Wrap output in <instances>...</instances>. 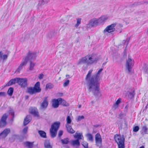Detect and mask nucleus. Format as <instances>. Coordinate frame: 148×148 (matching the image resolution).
Wrapping results in <instances>:
<instances>
[{
	"label": "nucleus",
	"mask_w": 148,
	"mask_h": 148,
	"mask_svg": "<svg viewBox=\"0 0 148 148\" xmlns=\"http://www.w3.org/2000/svg\"><path fill=\"white\" fill-rule=\"evenodd\" d=\"M103 69H100L96 74L90 77L92 70H90L86 77V80L89 92H92L94 95L96 97H99L101 96L99 91L100 80V73L103 71Z\"/></svg>",
	"instance_id": "1"
},
{
	"label": "nucleus",
	"mask_w": 148,
	"mask_h": 148,
	"mask_svg": "<svg viewBox=\"0 0 148 148\" xmlns=\"http://www.w3.org/2000/svg\"><path fill=\"white\" fill-rule=\"evenodd\" d=\"M99 59L93 55H90L82 58L77 63V64L82 63H86L88 65L91 64L96 62Z\"/></svg>",
	"instance_id": "2"
},
{
	"label": "nucleus",
	"mask_w": 148,
	"mask_h": 148,
	"mask_svg": "<svg viewBox=\"0 0 148 148\" xmlns=\"http://www.w3.org/2000/svg\"><path fill=\"white\" fill-rule=\"evenodd\" d=\"M41 90L40 88V82H37L33 87H29L27 88V92L30 95H32L40 92Z\"/></svg>",
	"instance_id": "3"
},
{
	"label": "nucleus",
	"mask_w": 148,
	"mask_h": 148,
	"mask_svg": "<svg viewBox=\"0 0 148 148\" xmlns=\"http://www.w3.org/2000/svg\"><path fill=\"white\" fill-rule=\"evenodd\" d=\"M114 139L117 143L119 148H124L125 138L123 135L116 134L114 136Z\"/></svg>",
	"instance_id": "4"
},
{
	"label": "nucleus",
	"mask_w": 148,
	"mask_h": 148,
	"mask_svg": "<svg viewBox=\"0 0 148 148\" xmlns=\"http://www.w3.org/2000/svg\"><path fill=\"white\" fill-rule=\"evenodd\" d=\"M134 64V60L131 58L130 56H129L128 59L126 60L125 65L126 69L127 71V73H129L131 72Z\"/></svg>",
	"instance_id": "5"
},
{
	"label": "nucleus",
	"mask_w": 148,
	"mask_h": 148,
	"mask_svg": "<svg viewBox=\"0 0 148 148\" xmlns=\"http://www.w3.org/2000/svg\"><path fill=\"white\" fill-rule=\"evenodd\" d=\"M36 57V53H35L32 52L30 51H29L27 53V56L25 58H23V60H24L27 63L28 61L30 62L34 60Z\"/></svg>",
	"instance_id": "6"
},
{
	"label": "nucleus",
	"mask_w": 148,
	"mask_h": 148,
	"mask_svg": "<svg viewBox=\"0 0 148 148\" xmlns=\"http://www.w3.org/2000/svg\"><path fill=\"white\" fill-rule=\"evenodd\" d=\"M17 83L21 87L25 88L27 85V79L26 78H17Z\"/></svg>",
	"instance_id": "7"
},
{
	"label": "nucleus",
	"mask_w": 148,
	"mask_h": 148,
	"mask_svg": "<svg viewBox=\"0 0 148 148\" xmlns=\"http://www.w3.org/2000/svg\"><path fill=\"white\" fill-rule=\"evenodd\" d=\"M8 113H5L3 114L0 120V127H5L6 124V119L8 116Z\"/></svg>",
	"instance_id": "8"
},
{
	"label": "nucleus",
	"mask_w": 148,
	"mask_h": 148,
	"mask_svg": "<svg viewBox=\"0 0 148 148\" xmlns=\"http://www.w3.org/2000/svg\"><path fill=\"white\" fill-rule=\"evenodd\" d=\"M116 25V23H115L108 26L104 30V32H107L110 33L114 32L115 30L114 27Z\"/></svg>",
	"instance_id": "9"
},
{
	"label": "nucleus",
	"mask_w": 148,
	"mask_h": 148,
	"mask_svg": "<svg viewBox=\"0 0 148 148\" xmlns=\"http://www.w3.org/2000/svg\"><path fill=\"white\" fill-rule=\"evenodd\" d=\"M95 145L98 147H100L102 144V139L100 134L97 133L95 135Z\"/></svg>",
	"instance_id": "10"
},
{
	"label": "nucleus",
	"mask_w": 148,
	"mask_h": 148,
	"mask_svg": "<svg viewBox=\"0 0 148 148\" xmlns=\"http://www.w3.org/2000/svg\"><path fill=\"white\" fill-rule=\"evenodd\" d=\"M10 130L9 128H6L0 133V139H4L10 133Z\"/></svg>",
	"instance_id": "11"
},
{
	"label": "nucleus",
	"mask_w": 148,
	"mask_h": 148,
	"mask_svg": "<svg viewBox=\"0 0 148 148\" xmlns=\"http://www.w3.org/2000/svg\"><path fill=\"white\" fill-rule=\"evenodd\" d=\"M62 100L61 98H58V99H54L52 100V107L56 108H58L60 104V102Z\"/></svg>",
	"instance_id": "12"
},
{
	"label": "nucleus",
	"mask_w": 148,
	"mask_h": 148,
	"mask_svg": "<svg viewBox=\"0 0 148 148\" xmlns=\"http://www.w3.org/2000/svg\"><path fill=\"white\" fill-rule=\"evenodd\" d=\"M99 23L97 19L93 18L90 21L88 25L92 27H94L97 26Z\"/></svg>",
	"instance_id": "13"
},
{
	"label": "nucleus",
	"mask_w": 148,
	"mask_h": 148,
	"mask_svg": "<svg viewBox=\"0 0 148 148\" xmlns=\"http://www.w3.org/2000/svg\"><path fill=\"white\" fill-rule=\"evenodd\" d=\"M60 125V123L59 122L56 121L55 122L51 125L50 129L57 131Z\"/></svg>",
	"instance_id": "14"
},
{
	"label": "nucleus",
	"mask_w": 148,
	"mask_h": 148,
	"mask_svg": "<svg viewBox=\"0 0 148 148\" xmlns=\"http://www.w3.org/2000/svg\"><path fill=\"white\" fill-rule=\"evenodd\" d=\"M23 61L21 63L17 70L15 71L16 73H19L20 71L22 69L23 67L25 66L27 63L25 61L23 60Z\"/></svg>",
	"instance_id": "15"
},
{
	"label": "nucleus",
	"mask_w": 148,
	"mask_h": 148,
	"mask_svg": "<svg viewBox=\"0 0 148 148\" xmlns=\"http://www.w3.org/2000/svg\"><path fill=\"white\" fill-rule=\"evenodd\" d=\"M30 113L34 116L38 117L39 116V113L36 108H32L30 109Z\"/></svg>",
	"instance_id": "16"
},
{
	"label": "nucleus",
	"mask_w": 148,
	"mask_h": 148,
	"mask_svg": "<svg viewBox=\"0 0 148 148\" xmlns=\"http://www.w3.org/2000/svg\"><path fill=\"white\" fill-rule=\"evenodd\" d=\"M148 128L147 127L146 125H145L141 127V130L140 131L141 134L144 136L145 134H147Z\"/></svg>",
	"instance_id": "17"
},
{
	"label": "nucleus",
	"mask_w": 148,
	"mask_h": 148,
	"mask_svg": "<svg viewBox=\"0 0 148 148\" xmlns=\"http://www.w3.org/2000/svg\"><path fill=\"white\" fill-rule=\"evenodd\" d=\"M135 95V91L134 90L131 92H128L127 93V97L129 99H133Z\"/></svg>",
	"instance_id": "18"
},
{
	"label": "nucleus",
	"mask_w": 148,
	"mask_h": 148,
	"mask_svg": "<svg viewBox=\"0 0 148 148\" xmlns=\"http://www.w3.org/2000/svg\"><path fill=\"white\" fill-rule=\"evenodd\" d=\"M17 78L12 79L5 86H8L14 84L16 83H17Z\"/></svg>",
	"instance_id": "19"
},
{
	"label": "nucleus",
	"mask_w": 148,
	"mask_h": 148,
	"mask_svg": "<svg viewBox=\"0 0 148 148\" xmlns=\"http://www.w3.org/2000/svg\"><path fill=\"white\" fill-rule=\"evenodd\" d=\"M74 137L75 138H77L76 140H78L80 139H83L84 138L82 133H78L77 132L75 133L74 135Z\"/></svg>",
	"instance_id": "20"
},
{
	"label": "nucleus",
	"mask_w": 148,
	"mask_h": 148,
	"mask_svg": "<svg viewBox=\"0 0 148 148\" xmlns=\"http://www.w3.org/2000/svg\"><path fill=\"white\" fill-rule=\"evenodd\" d=\"M47 97H45L42 102L41 104V106L42 108H46L47 107L48 103L47 100Z\"/></svg>",
	"instance_id": "21"
},
{
	"label": "nucleus",
	"mask_w": 148,
	"mask_h": 148,
	"mask_svg": "<svg viewBox=\"0 0 148 148\" xmlns=\"http://www.w3.org/2000/svg\"><path fill=\"white\" fill-rule=\"evenodd\" d=\"M66 128L67 132L71 134H73L75 131L72 129L71 126L69 125H66Z\"/></svg>",
	"instance_id": "22"
},
{
	"label": "nucleus",
	"mask_w": 148,
	"mask_h": 148,
	"mask_svg": "<svg viewBox=\"0 0 148 148\" xmlns=\"http://www.w3.org/2000/svg\"><path fill=\"white\" fill-rule=\"evenodd\" d=\"M45 148H52V146L51 145L49 140H45L44 143Z\"/></svg>",
	"instance_id": "23"
},
{
	"label": "nucleus",
	"mask_w": 148,
	"mask_h": 148,
	"mask_svg": "<svg viewBox=\"0 0 148 148\" xmlns=\"http://www.w3.org/2000/svg\"><path fill=\"white\" fill-rule=\"evenodd\" d=\"M30 116L27 115L23 121L24 126H26L31 121L30 119Z\"/></svg>",
	"instance_id": "24"
},
{
	"label": "nucleus",
	"mask_w": 148,
	"mask_h": 148,
	"mask_svg": "<svg viewBox=\"0 0 148 148\" xmlns=\"http://www.w3.org/2000/svg\"><path fill=\"white\" fill-rule=\"evenodd\" d=\"M143 4V3H142V2H136L130 5L129 7V8H131L136 7L137 6Z\"/></svg>",
	"instance_id": "25"
},
{
	"label": "nucleus",
	"mask_w": 148,
	"mask_h": 148,
	"mask_svg": "<svg viewBox=\"0 0 148 148\" xmlns=\"http://www.w3.org/2000/svg\"><path fill=\"white\" fill-rule=\"evenodd\" d=\"M71 145L73 146H79L80 145V142L78 140H72L71 142Z\"/></svg>",
	"instance_id": "26"
},
{
	"label": "nucleus",
	"mask_w": 148,
	"mask_h": 148,
	"mask_svg": "<svg viewBox=\"0 0 148 148\" xmlns=\"http://www.w3.org/2000/svg\"><path fill=\"white\" fill-rule=\"evenodd\" d=\"M51 136L52 138L55 137L56 135L57 131L50 129V130Z\"/></svg>",
	"instance_id": "27"
},
{
	"label": "nucleus",
	"mask_w": 148,
	"mask_h": 148,
	"mask_svg": "<svg viewBox=\"0 0 148 148\" xmlns=\"http://www.w3.org/2000/svg\"><path fill=\"white\" fill-rule=\"evenodd\" d=\"M108 19V18L105 16H102L97 19L99 23H101Z\"/></svg>",
	"instance_id": "28"
},
{
	"label": "nucleus",
	"mask_w": 148,
	"mask_h": 148,
	"mask_svg": "<svg viewBox=\"0 0 148 148\" xmlns=\"http://www.w3.org/2000/svg\"><path fill=\"white\" fill-rule=\"evenodd\" d=\"M25 144L26 147L28 148H32L33 146V142H30L28 141H27L25 143Z\"/></svg>",
	"instance_id": "29"
},
{
	"label": "nucleus",
	"mask_w": 148,
	"mask_h": 148,
	"mask_svg": "<svg viewBox=\"0 0 148 148\" xmlns=\"http://www.w3.org/2000/svg\"><path fill=\"white\" fill-rule=\"evenodd\" d=\"M14 91V88L12 87H10L8 89L7 91V94L10 96H12V95Z\"/></svg>",
	"instance_id": "30"
},
{
	"label": "nucleus",
	"mask_w": 148,
	"mask_h": 148,
	"mask_svg": "<svg viewBox=\"0 0 148 148\" xmlns=\"http://www.w3.org/2000/svg\"><path fill=\"white\" fill-rule=\"evenodd\" d=\"M86 136L87 137V140L90 142H92L93 141V138L92 135L90 134H86Z\"/></svg>",
	"instance_id": "31"
},
{
	"label": "nucleus",
	"mask_w": 148,
	"mask_h": 148,
	"mask_svg": "<svg viewBox=\"0 0 148 148\" xmlns=\"http://www.w3.org/2000/svg\"><path fill=\"white\" fill-rule=\"evenodd\" d=\"M38 133L41 137L46 138V133L44 131L39 130L38 131Z\"/></svg>",
	"instance_id": "32"
},
{
	"label": "nucleus",
	"mask_w": 148,
	"mask_h": 148,
	"mask_svg": "<svg viewBox=\"0 0 148 148\" xmlns=\"http://www.w3.org/2000/svg\"><path fill=\"white\" fill-rule=\"evenodd\" d=\"M61 141L63 144H67L69 142V139L68 138L62 139Z\"/></svg>",
	"instance_id": "33"
},
{
	"label": "nucleus",
	"mask_w": 148,
	"mask_h": 148,
	"mask_svg": "<svg viewBox=\"0 0 148 148\" xmlns=\"http://www.w3.org/2000/svg\"><path fill=\"white\" fill-rule=\"evenodd\" d=\"M60 104H61L63 106H68L69 105L68 103H66V101L62 99V100L60 102Z\"/></svg>",
	"instance_id": "34"
},
{
	"label": "nucleus",
	"mask_w": 148,
	"mask_h": 148,
	"mask_svg": "<svg viewBox=\"0 0 148 148\" xmlns=\"http://www.w3.org/2000/svg\"><path fill=\"white\" fill-rule=\"evenodd\" d=\"M47 3L48 1H44L43 0H40L39 1L38 5V6H39L41 5H43Z\"/></svg>",
	"instance_id": "35"
},
{
	"label": "nucleus",
	"mask_w": 148,
	"mask_h": 148,
	"mask_svg": "<svg viewBox=\"0 0 148 148\" xmlns=\"http://www.w3.org/2000/svg\"><path fill=\"white\" fill-rule=\"evenodd\" d=\"M53 85L51 83H49L47 84L46 85V88L47 89H51L53 88Z\"/></svg>",
	"instance_id": "36"
},
{
	"label": "nucleus",
	"mask_w": 148,
	"mask_h": 148,
	"mask_svg": "<svg viewBox=\"0 0 148 148\" xmlns=\"http://www.w3.org/2000/svg\"><path fill=\"white\" fill-rule=\"evenodd\" d=\"M30 64L29 70H30L32 71L34 69V67L35 66V63H33L32 61H30Z\"/></svg>",
	"instance_id": "37"
},
{
	"label": "nucleus",
	"mask_w": 148,
	"mask_h": 148,
	"mask_svg": "<svg viewBox=\"0 0 148 148\" xmlns=\"http://www.w3.org/2000/svg\"><path fill=\"white\" fill-rule=\"evenodd\" d=\"M28 127L27 126L25 127L22 131V133L23 134H26L27 132Z\"/></svg>",
	"instance_id": "38"
},
{
	"label": "nucleus",
	"mask_w": 148,
	"mask_h": 148,
	"mask_svg": "<svg viewBox=\"0 0 148 148\" xmlns=\"http://www.w3.org/2000/svg\"><path fill=\"white\" fill-rule=\"evenodd\" d=\"M81 21V18H79L77 19V23L75 25V27H77L80 24Z\"/></svg>",
	"instance_id": "39"
},
{
	"label": "nucleus",
	"mask_w": 148,
	"mask_h": 148,
	"mask_svg": "<svg viewBox=\"0 0 148 148\" xmlns=\"http://www.w3.org/2000/svg\"><path fill=\"white\" fill-rule=\"evenodd\" d=\"M82 144L85 148H88V144L86 142H83Z\"/></svg>",
	"instance_id": "40"
},
{
	"label": "nucleus",
	"mask_w": 148,
	"mask_h": 148,
	"mask_svg": "<svg viewBox=\"0 0 148 148\" xmlns=\"http://www.w3.org/2000/svg\"><path fill=\"white\" fill-rule=\"evenodd\" d=\"M139 128L138 126H135L133 128V131L135 132H137L139 130Z\"/></svg>",
	"instance_id": "41"
},
{
	"label": "nucleus",
	"mask_w": 148,
	"mask_h": 148,
	"mask_svg": "<svg viewBox=\"0 0 148 148\" xmlns=\"http://www.w3.org/2000/svg\"><path fill=\"white\" fill-rule=\"evenodd\" d=\"M69 80H65L63 83V86L66 87L69 84Z\"/></svg>",
	"instance_id": "42"
},
{
	"label": "nucleus",
	"mask_w": 148,
	"mask_h": 148,
	"mask_svg": "<svg viewBox=\"0 0 148 148\" xmlns=\"http://www.w3.org/2000/svg\"><path fill=\"white\" fill-rule=\"evenodd\" d=\"M66 120L67 124H70L71 121V117L69 116H68L66 118Z\"/></svg>",
	"instance_id": "43"
},
{
	"label": "nucleus",
	"mask_w": 148,
	"mask_h": 148,
	"mask_svg": "<svg viewBox=\"0 0 148 148\" xmlns=\"http://www.w3.org/2000/svg\"><path fill=\"white\" fill-rule=\"evenodd\" d=\"M9 111L11 115L12 116V118L11 120L12 121H13L14 116V112L13 110H10Z\"/></svg>",
	"instance_id": "44"
},
{
	"label": "nucleus",
	"mask_w": 148,
	"mask_h": 148,
	"mask_svg": "<svg viewBox=\"0 0 148 148\" xmlns=\"http://www.w3.org/2000/svg\"><path fill=\"white\" fill-rule=\"evenodd\" d=\"M6 95V92H0V97H5Z\"/></svg>",
	"instance_id": "45"
},
{
	"label": "nucleus",
	"mask_w": 148,
	"mask_h": 148,
	"mask_svg": "<svg viewBox=\"0 0 148 148\" xmlns=\"http://www.w3.org/2000/svg\"><path fill=\"white\" fill-rule=\"evenodd\" d=\"M63 131L62 130H60L58 132V136L59 138H60L61 136L62 135Z\"/></svg>",
	"instance_id": "46"
},
{
	"label": "nucleus",
	"mask_w": 148,
	"mask_h": 148,
	"mask_svg": "<svg viewBox=\"0 0 148 148\" xmlns=\"http://www.w3.org/2000/svg\"><path fill=\"white\" fill-rule=\"evenodd\" d=\"M84 117L83 116H79L78 117L77 120L78 121H80L81 120L84 119Z\"/></svg>",
	"instance_id": "47"
},
{
	"label": "nucleus",
	"mask_w": 148,
	"mask_h": 148,
	"mask_svg": "<svg viewBox=\"0 0 148 148\" xmlns=\"http://www.w3.org/2000/svg\"><path fill=\"white\" fill-rule=\"evenodd\" d=\"M43 76L44 75L43 74H40L39 75L38 78L40 79H43Z\"/></svg>",
	"instance_id": "48"
},
{
	"label": "nucleus",
	"mask_w": 148,
	"mask_h": 148,
	"mask_svg": "<svg viewBox=\"0 0 148 148\" xmlns=\"http://www.w3.org/2000/svg\"><path fill=\"white\" fill-rule=\"evenodd\" d=\"M8 57V56L7 55L4 54L2 56V59L3 60H5Z\"/></svg>",
	"instance_id": "49"
},
{
	"label": "nucleus",
	"mask_w": 148,
	"mask_h": 148,
	"mask_svg": "<svg viewBox=\"0 0 148 148\" xmlns=\"http://www.w3.org/2000/svg\"><path fill=\"white\" fill-rule=\"evenodd\" d=\"M121 99L120 98H119L116 101L115 104L116 105H119L121 102Z\"/></svg>",
	"instance_id": "50"
},
{
	"label": "nucleus",
	"mask_w": 148,
	"mask_h": 148,
	"mask_svg": "<svg viewBox=\"0 0 148 148\" xmlns=\"http://www.w3.org/2000/svg\"><path fill=\"white\" fill-rule=\"evenodd\" d=\"M118 105H116V104H114L113 107L115 109H116L118 107Z\"/></svg>",
	"instance_id": "51"
},
{
	"label": "nucleus",
	"mask_w": 148,
	"mask_h": 148,
	"mask_svg": "<svg viewBox=\"0 0 148 148\" xmlns=\"http://www.w3.org/2000/svg\"><path fill=\"white\" fill-rule=\"evenodd\" d=\"M3 53L2 51H0V59H1L2 57Z\"/></svg>",
	"instance_id": "52"
},
{
	"label": "nucleus",
	"mask_w": 148,
	"mask_h": 148,
	"mask_svg": "<svg viewBox=\"0 0 148 148\" xmlns=\"http://www.w3.org/2000/svg\"><path fill=\"white\" fill-rule=\"evenodd\" d=\"M142 3H143V4L144 3H145L146 4H148V0H147L144 2L142 1Z\"/></svg>",
	"instance_id": "53"
},
{
	"label": "nucleus",
	"mask_w": 148,
	"mask_h": 148,
	"mask_svg": "<svg viewBox=\"0 0 148 148\" xmlns=\"http://www.w3.org/2000/svg\"><path fill=\"white\" fill-rule=\"evenodd\" d=\"M128 105H127L125 108V110H127L128 108Z\"/></svg>",
	"instance_id": "54"
},
{
	"label": "nucleus",
	"mask_w": 148,
	"mask_h": 148,
	"mask_svg": "<svg viewBox=\"0 0 148 148\" xmlns=\"http://www.w3.org/2000/svg\"><path fill=\"white\" fill-rule=\"evenodd\" d=\"M119 27L120 28H122L123 26V25L121 24H119Z\"/></svg>",
	"instance_id": "55"
},
{
	"label": "nucleus",
	"mask_w": 148,
	"mask_h": 148,
	"mask_svg": "<svg viewBox=\"0 0 148 148\" xmlns=\"http://www.w3.org/2000/svg\"><path fill=\"white\" fill-rule=\"evenodd\" d=\"M81 107V105H79L78 106V108H80Z\"/></svg>",
	"instance_id": "56"
},
{
	"label": "nucleus",
	"mask_w": 148,
	"mask_h": 148,
	"mask_svg": "<svg viewBox=\"0 0 148 148\" xmlns=\"http://www.w3.org/2000/svg\"><path fill=\"white\" fill-rule=\"evenodd\" d=\"M145 72H146L147 71V69L146 67H145Z\"/></svg>",
	"instance_id": "57"
},
{
	"label": "nucleus",
	"mask_w": 148,
	"mask_h": 148,
	"mask_svg": "<svg viewBox=\"0 0 148 148\" xmlns=\"http://www.w3.org/2000/svg\"><path fill=\"white\" fill-rule=\"evenodd\" d=\"M139 148H144V146H142L140 147Z\"/></svg>",
	"instance_id": "58"
},
{
	"label": "nucleus",
	"mask_w": 148,
	"mask_h": 148,
	"mask_svg": "<svg viewBox=\"0 0 148 148\" xmlns=\"http://www.w3.org/2000/svg\"><path fill=\"white\" fill-rule=\"evenodd\" d=\"M125 42H126L125 40H123V43L124 44V43H125Z\"/></svg>",
	"instance_id": "59"
},
{
	"label": "nucleus",
	"mask_w": 148,
	"mask_h": 148,
	"mask_svg": "<svg viewBox=\"0 0 148 148\" xmlns=\"http://www.w3.org/2000/svg\"><path fill=\"white\" fill-rule=\"evenodd\" d=\"M148 105V104H147V106H146L145 107V108L146 109L147 108V106Z\"/></svg>",
	"instance_id": "60"
},
{
	"label": "nucleus",
	"mask_w": 148,
	"mask_h": 148,
	"mask_svg": "<svg viewBox=\"0 0 148 148\" xmlns=\"http://www.w3.org/2000/svg\"><path fill=\"white\" fill-rule=\"evenodd\" d=\"M127 41H128V42H129V40H130V39H127Z\"/></svg>",
	"instance_id": "61"
},
{
	"label": "nucleus",
	"mask_w": 148,
	"mask_h": 148,
	"mask_svg": "<svg viewBox=\"0 0 148 148\" xmlns=\"http://www.w3.org/2000/svg\"><path fill=\"white\" fill-rule=\"evenodd\" d=\"M68 76H69V75H66V77H68Z\"/></svg>",
	"instance_id": "62"
},
{
	"label": "nucleus",
	"mask_w": 148,
	"mask_h": 148,
	"mask_svg": "<svg viewBox=\"0 0 148 148\" xmlns=\"http://www.w3.org/2000/svg\"><path fill=\"white\" fill-rule=\"evenodd\" d=\"M68 76H69V75H66V77H68Z\"/></svg>",
	"instance_id": "63"
},
{
	"label": "nucleus",
	"mask_w": 148,
	"mask_h": 148,
	"mask_svg": "<svg viewBox=\"0 0 148 148\" xmlns=\"http://www.w3.org/2000/svg\"><path fill=\"white\" fill-rule=\"evenodd\" d=\"M95 126L96 127H97L98 126V125H96Z\"/></svg>",
	"instance_id": "64"
}]
</instances>
